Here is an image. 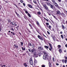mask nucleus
Listing matches in <instances>:
<instances>
[{"instance_id":"nucleus-1","label":"nucleus","mask_w":67,"mask_h":67,"mask_svg":"<svg viewBox=\"0 0 67 67\" xmlns=\"http://www.w3.org/2000/svg\"><path fill=\"white\" fill-rule=\"evenodd\" d=\"M51 1L55 5V6L57 7L58 8H59V6L58 5V4H57L56 2H55V0H51Z\"/></svg>"},{"instance_id":"nucleus-2","label":"nucleus","mask_w":67,"mask_h":67,"mask_svg":"<svg viewBox=\"0 0 67 67\" xmlns=\"http://www.w3.org/2000/svg\"><path fill=\"white\" fill-rule=\"evenodd\" d=\"M44 7L46 9H48V8L47 6V5L45 4H44L43 5Z\"/></svg>"},{"instance_id":"nucleus-3","label":"nucleus","mask_w":67,"mask_h":67,"mask_svg":"<svg viewBox=\"0 0 67 67\" xmlns=\"http://www.w3.org/2000/svg\"><path fill=\"white\" fill-rule=\"evenodd\" d=\"M49 45L50 47V48H49V49L50 51H51V50L52 49V45L50 43H49Z\"/></svg>"},{"instance_id":"nucleus-4","label":"nucleus","mask_w":67,"mask_h":67,"mask_svg":"<svg viewBox=\"0 0 67 67\" xmlns=\"http://www.w3.org/2000/svg\"><path fill=\"white\" fill-rule=\"evenodd\" d=\"M38 49L39 50L41 51V50H43V48L41 47H38Z\"/></svg>"},{"instance_id":"nucleus-5","label":"nucleus","mask_w":67,"mask_h":67,"mask_svg":"<svg viewBox=\"0 0 67 67\" xmlns=\"http://www.w3.org/2000/svg\"><path fill=\"white\" fill-rule=\"evenodd\" d=\"M36 52L35 49L33 48L31 50V53H33V52L34 53V52Z\"/></svg>"},{"instance_id":"nucleus-6","label":"nucleus","mask_w":67,"mask_h":67,"mask_svg":"<svg viewBox=\"0 0 67 67\" xmlns=\"http://www.w3.org/2000/svg\"><path fill=\"white\" fill-rule=\"evenodd\" d=\"M30 8H33V7H32V5H31L30 4H28L27 5Z\"/></svg>"},{"instance_id":"nucleus-7","label":"nucleus","mask_w":67,"mask_h":67,"mask_svg":"<svg viewBox=\"0 0 67 67\" xmlns=\"http://www.w3.org/2000/svg\"><path fill=\"white\" fill-rule=\"evenodd\" d=\"M56 14H61V13H60V12L58 10V11H57V12L56 13Z\"/></svg>"},{"instance_id":"nucleus-8","label":"nucleus","mask_w":67,"mask_h":67,"mask_svg":"<svg viewBox=\"0 0 67 67\" xmlns=\"http://www.w3.org/2000/svg\"><path fill=\"white\" fill-rule=\"evenodd\" d=\"M62 61L63 63H65V64H66V63H67V60L66 59H65L64 60H62Z\"/></svg>"},{"instance_id":"nucleus-9","label":"nucleus","mask_w":67,"mask_h":67,"mask_svg":"<svg viewBox=\"0 0 67 67\" xmlns=\"http://www.w3.org/2000/svg\"><path fill=\"white\" fill-rule=\"evenodd\" d=\"M50 6L51 8L52 9H54V8H53V5L51 4V5H50Z\"/></svg>"},{"instance_id":"nucleus-10","label":"nucleus","mask_w":67,"mask_h":67,"mask_svg":"<svg viewBox=\"0 0 67 67\" xmlns=\"http://www.w3.org/2000/svg\"><path fill=\"white\" fill-rule=\"evenodd\" d=\"M38 38H40V40H42L43 39H42V38L39 35H38Z\"/></svg>"},{"instance_id":"nucleus-11","label":"nucleus","mask_w":67,"mask_h":67,"mask_svg":"<svg viewBox=\"0 0 67 67\" xmlns=\"http://www.w3.org/2000/svg\"><path fill=\"white\" fill-rule=\"evenodd\" d=\"M36 23H37V25L38 26H40V24H39V22H38V21H36Z\"/></svg>"},{"instance_id":"nucleus-12","label":"nucleus","mask_w":67,"mask_h":67,"mask_svg":"<svg viewBox=\"0 0 67 67\" xmlns=\"http://www.w3.org/2000/svg\"><path fill=\"white\" fill-rule=\"evenodd\" d=\"M47 5H48V6H50L51 4V3H47Z\"/></svg>"},{"instance_id":"nucleus-13","label":"nucleus","mask_w":67,"mask_h":67,"mask_svg":"<svg viewBox=\"0 0 67 67\" xmlns=\"http://www.w3.org/2000/svg\"><path fill=\"white\" fill-rule=\"evenodd\" d=\"M38 54H35L34 55L35 57H38Z\"/></svg>"},{"instance_id":"nucleus-14","label":"nucleus","mask_w":67,"mask_h":67,"mask_svg":"<svg viewBox=\"0 0 67 67\" xmlns=\"http://www.w3.org/2000/svg\"><path fill=\"white\" fill-rule=\"evenodd\" d=\"M24 65L25 67H27V65L26 63H24Z\"/></svg>"},{"instance_id":"nucleus-15","label":"nucleus","mask_w":67,"mask_h":67,"mask_svg":"<svg viewBox=\"0 0 67 67\" xmlns=\"http://www.w3.org/2000/svg\"><path fill=\"white\" fill-rule=\"evenodd\" d=\"M43 58L44 59H47V57H46L45 56H43Z\"/></svg>"},{"instance_id":"nucleus-16","label":"nucleus","mask_w":67,"mask_h":67,"mask_svg":"<svg viewBox=\"0 0 67 67\" xmlns=\"http://www.w3.org/2000/svg\"><path fill=\"white\" fill-rule=\"evenodd\" d=\"M58 48H59V49L60 48V47H61V45H58Z\"/></svg>"},{"instance_id":"nucleus-17","label":"nucleus","mask_w":67,"mask_h":67,"mask_svg":"<svg viewBox=\"0 0 67 67\" xmlns=\"http://www.w3.org/2000/svg\"><path fill=\"white\" fill-rule=\"evenodd\" d=\"M29 63L31 65H32L33 64V61H29Z\"/></svg>"},{"instance_id":"nucleus-18","label":"nucleus","mask_w":67,"mask_h":67,"mask_svg":"<svg viewBox=\"0 0 67 67\" xmlns=\"http://www.w3.org/2000/svg\"><path fill=\"white\" fill-rule=\"evenodd\" d=\"M44 47L46 48H49V47H48L46 46H44Z\"/></svg>"},{"instance_id":"nucleus-19","label":"nucleus","mask_w":67,"mask_h":67,"mask_svg":"<svg viewBox=\"0 0 67 67\" xmlns=\"http://www.w3.org/2000/svg\"><path fill=\"white\" fill-rule=\"evenodd\" d=\"M44 54L46 56H47V53H44Z\"/></svg>"},{"instance_id":"nucleus-20","label":"nucleus","mask_w":67,"mask_h":67,"mask_svg":"<svg viewBox=\"0 0 67 67\" xmlns=\"http://www.w3.org/2000/svg\"><path fill=\"white\" fill-rule=\"evenodd\" d=\"M61 38H62L63 40H64V37H63V35H61Z\"/></svg>"},{"instance_id":"nucleus-21","label":"nucleus","mask_w":67,"mask_h":67,"mask_svg":"<svg viewBox=\"0 0 67 67\" xmlns=\"http://www.w3.org/2000/svg\"><path fill=\"white\" fill-rule=\"evenodd\" d=\"M20 43L21 46H23V42H21Z\"/></svg>"},{"instance_id":"nucleus-22","label":"nucleus","mask_w":67,"mask_h":67,"mask_svg":"<svg viewBox=\"0 0 67 67\" xmlns=\"http://www.w3.org/2000/svg\"><path fill=\"white\" fill-rule=\"evenodd\" d=\"M53 17H54V18H55V19H56V20H58L57 18H56V17L54 15H53Z\"/></svg>"},{"instance_id":"nucleus-23","label":"nucleus","mask_w":67,"mask_h":67,"mask_svg":"<svg viewBox=\"0 0 67 67\" xmlns=\"http://www.w3.org/2000/svg\"><path fill=\"white\" fill-rule=\"evenodd\" d=\"M28 16H29V17H30V18H31V15H30V14L28 13Z\"/></svg>"},{"instance_id":"nucleus-24","label":"nucleus","mask_w":67,"mask_h":67,"mask_svg":"<svg viewBox=\"0 0 67 67\" xmlns=\"http://www.w3.org/2000/svg\"><path fill=\"white\" fill-rule=\"evenodd\" d=\"M12 25H14L15 24V23L14 22H13L12 23Z\"/></svg>"},{"instance_id":"nucleus-25","label":"nucleus","mask_w":67,"mask_h":67,"mask_svg":"<svg viewBox=\"0 0 67 67\" xmlns=\"http://www.w3.org/2000/svg\"><path fill=\"white\" fill-rule=\"evenodd\" d=\"M49 67H51V64L49 62Z\"/></svg>"},{"instance_id":"nucleus-26","label":"nucleus","mask_w":67,"mask_h":67,"mask_svg":"<svg viewBox=\"0 0 67 67\" xmlns=\"http://www.w3.org/2000/svg\"><path fill=\"white\" fill-rule=\"evenodd\" d=\"M22 50H23V51H25V48H24L23 47L22 48Z\"/></svg>"},{"instance_id":"nucleus-27","label":"nucleus","mask_w":67,"mask_h":67,"mask_svg":"<svg viewBox=\"0 0 67 67\" xmlns=\"http://www.w3.org/2000/svg\"><path fill=\"white\" fill-rule=\"evenodd\" d=\"M37 14H41V13L40 12H38L37 13Z\"/></svg>"},{"instance_id":"nucleus-28","label":"nucleus","mask_w":67,"mask_h":67,"mask_svg":"<svg viewBox=\"0 0 67 67\" xmlns=\"http://www.w3.org/2000/svg\"><path fill=\"white\" fill-rule=\"evenodd\" d=\"M59 51L60 52V53H61V52H62V49H59Z\"/></svg>"},{"instance_id":"nucleus-29","label":"nucleus","mask_w":67,"mask_h":67,"mask_svg":"<svg viewBox=\"0 0 67 67\" xmlns=\"http://www.w3.org/2000/svg\"><path fill=\"white\" fill-rule=\"evenodd\" d=\"M33 62V61L32 60V59L31 58V59H30L29 60V62Z\"/></svg>"},{"instance_id":"nucleus-30","label":"nucleus","mask_w":67,"mask_h":67,"mask_svg":"<svg viewBox=\"0 0 67 67\" xmlns=\"http://www.w3.org/2000/svg\"><path fill=\"white\" fill-rule=\"evenodd\" d=\"M62 27L63 28V29H65V27H64V26L63 25H62Z\"/></svg>"},{"instance_id":"nucleus-31","label":"nucleus","mask_w":67,"mask_h":67,"mask_svg":"<svg viewBox=\"0 0 67 67\" xmlns=\"http://www.w3.org/2000/svg\"><path fill=\"white\" fill-rule=\"evenodd\" d=\"M38 54H39V56H41V55H42V53H38Z\"/></svg>"},{"instance_id":"nucleus-32","label":"nucleus","mask_w":67,"mask_h":67,"mask_svg":"<svg viewBox=\"0 0 67 67\" xmlns=\"http://www.w3.org/2000/svg\"><path fill=\"white\" fill-rule=\"evenodd\" d=\"M32 46L33 48H34V44H32Z\"/></svg>"},{"instance_id":"nucleus-33","label":"nucleus","mask_w":67,"mask_h":67,"mask_svg":"<svg viewBox=\"0 0 67 67\" xmlns=\"http://www.w3.org/2000/svg\"><path fill=\"white\" fill-rule=\"evenodd\" d=\"M14 46H15V47H16V48H18V47L17 46L14 45Z\"/></svg>"},{"instance_id":"nucleus-34","label":"nucleus","mask_w":67,"mask_h":67,"mask_svg":"<svg viewBox=\"0 0 67 67\" xmlns=\"http://www.w3.org/2000/svg\"><path fill=\"white\" fill-rule=\"evenodd\" d=\"M58 1L59 2H62V0H58Z\"/></svg>"},{"instance_id":"nucleus-35","label":"nucleus","mask_w":67,"mask_h":67,"mask_svg":"<svg viewBox=\"0 0 67 67\" xmlns=\"http://www.w3.org/2000/svg\"><path fill=\"white\" fill-rule=\"evenodd\" d=\"M31 43H30L29 44V46H31Z\"/></svg>"},{"instance_id":"nucleus-36","label":"nucleus","mask_w":67,"mask_h":67,"mask_svg":"<svg viewBox=\"0 0 67 67\" xmlns=\"http://www.w3.org/2000/svg\"><path fill=\"white\" fill-rule=\"evenodd\" d=\"M42 67H45V65H43L42 66Z\"/></svg>"},{"instance_id":"nucleus-37","label":"nucleus","mask_w":67,"mask_h":67,"mask_svg":"<svg viewBox=\"0 0 67 67\" xmlns=\"http://www.w3.org/2000/svg\"><path fill=\"white\" fill-rule=\"evenodd\" d=\"M64 58H65V59H67V57L66 56H65L64 57Z\"/></svg>"},{"instance_id":"nucleus-38","label":"nucleus","mask_w":67,"mask_h":67,"mask_svg":"<svg viewBox=\"0 0 67 67\" xmlns=\"http://www.w3.org/2000/svg\"><path fill=\"white\" fill-rule=\"evenodd\" d=\"M46 24L47 25H49V23H46Z\"/></svg>"},{"instance_id":"nucleus-39","label":"nucleus","mask_w":67,"mask_h":67,"mask_svg":"<svg viewBox=\"0 0 67 67\" xmlns=\"http://www.w3.org/2000/svg\"><path fill=\"white\" fill-rule=\"evenodd\" d=\"M44 19H45V20H46L47 21V22H48V20L47 19H45V18H44Z\"/></svg>"},{"instance_id":"nucleus-40","label":"nucleus","mask_w":67,"mask_h":67,"mask_svg":"<svg viewBox=\"0 0 67 67\" xmlns=\"http://www.w3.org/2000/svg\"><path fill=\"white\" fill-rule=\"evenodd\" d=\"M52 59H53V62H54V61H55V59H54V57Z\"/></svg>"},{"instance_id":"nucleus-41","label":"nucleus","mask_w":67,"mask_h":67,"mask_svg":"<svg viewBox=\"0 0 67 67\" xmlns=\"http://www.w3.org/2000/svg\"><path fill=\"white\" fill-rule=\"evenodd\" d=\"M49 29H51V28H52L51 26L50 25L49 26Z\"/></svg>"},{"instance_id":"nucleus-42","label":"nucleus","mask_w":67,"mask_h":67,"mask_svg":"<svg viewBox=\"0 0 67 67\" xmlns=\"http://www.w3.org/2000/svg\"><path fill=\"white\" fill-rule=\"evenodd\" d=\"M52 37L53 38V39L54 40V39H55V38H54V37L53 36H52Z\"/></svg>"},{"instance_id":"nucleus-43","label":"nucleus","mask_w":67,"mask_h":67,"mask_svg":"<svg viewBox=\"0 0 67 67\" xmlns=\"http://www.w3.org/2000/svg\"><path fill=\"white\" fill-rule=\"evenodd\" d=\"M25 12L26 13V14H27V13H28V12H27V11H25Z\"/></svg>"},{"instance_id":"nucleus-44","label":"nucleus","mask_w":67,"mask_h":67,"mask_svg":"<svg viewBox=\"0 0 67 67\" xmlns=\"http://www.w3.org/2000/svg\"><path fill=\"white\" fill-rule=\"evenodd\" d=\"M47 33L48 34H50V33H49V32H48V31H47Z\"/></svg>"},{"instance_id":"nucleus-45","label":"nucleus","mask_w":67,"mask_h":67,"mask_svg":"<svg viewBox=\"0 0 67 67\" xmlns=\"http://www.w3.org/2000/svg\"><path fill=\"white\" fill-rule=\"evenodd\" d=\"M10 30H12V31H14V30L13 29V28H11V29H10Z\"/></svg>"},{"instance_id":"nucleus-46","label":"nucleus","mask_w":67,"mask_h":67,"mask_svg":"<svg viewBox=\"0 0 67 67\" xmlns=\"http://www.w3.org/2000/svg\"><path fill=\"white\" fill-rule=\"evenodd\" d=\"M34 63H37V61L36 60H35L34 61Z\"/></svg>"},{"instance_id":"nucleus-47","label":"nucleus","mask_w":67,"mask_h":67,"mask_svg":"<svg viewBox=\"0 0 67 67\" xmlns=\"http://www.w3.org/2000/svg\"><path fill=\"white\" fill-rule=\"evenodd\" d=\"M34 2L35 3H36V2L35 1H34Z\"/></svg>"},{"instance_id":"nucleus-48","label":"nucleus","mask_w":67,"mask_h":67,"mask_svg":"<svg viewBox=\"0 0 67 67\" xmlns=\"http://www.w3.org/2000/svg\"><path fill=\"white\" fill-rule=\"evenodd\" d=\"M23 5H24V6H25V3H23Z\"/></svg>"},{"instance_id":"nucleus-49","label":"nucleus","mask_w":67,"mask_h":67,"mask_svg":"<svg viewBox=\"0 0 67 67\" xmlns=\"http://www.w3.org/2000/svg\"><path fill=\"white\" fill-rule=\"evenodd\" d=\"M65 47H67V44H66L65 45Z\"/></svg>"},{"instance_id":"nucleus-50","label":"nucleus","mask_w":67,"mask_h":67,"mask_svg":"<svg viewBox=\"0 0 67 67\" xmlns=\"http://www.w3.org/2000/svg\"><path fill=\"white\" fill-rule=\"evenodd\" d=\"M29 51L30 52H31V50L30 49H29Z\"/></svg>"},{"instance_id":"nucleus-51","label":"nucleus","mask_w":67,"mask_h":67,"mask_svg":"<svg viewBox=\"0 0 67 67\" xmlns=\"http://www.w3.org/2000/svg\"><path fill=\"white\" fill-rule=\"evenodd\" d=\"M8 22H10L11 21L10 20H8Z\"/></svg>"},{"instance_id":"nucleus-52","label":"nucleus","mask_w":67,"mask_h":67,"mask_svg":"<svg viewBox=\"0 0 67 67\" xmlns=\"http://www.w3.org/2000/svg\"><path fill=\"white\" fill-rule=\"evenodd\" d=\"M60 34H63V32H62V31H61L60 32Z\"/></svg>"},{"instance_id":"nucleus-53","label":"nucleus","mask_w":67,"mask_h":67,"mask_svg":"<svg viewBox=\"0 0 67 67\" xmlns=\"http://www.w3.org/2000/svg\"><path fill=\"white\" fill-rule=\"evenodd\" d=\"M20 2L21 3H23V2L22 1H20Z\"/></svg>"},{"instance_id":"nucleus-54","label":"nucleus","mask_w":67,"mask_h":67,"mask_svg":"<svg viewBox=\"0 0 67 67\" xmlns=\"http://www.w3.org/2000/svg\"><path fill=\"white\" fill-rule=\"evenodd\" d=\"M12 34H13V35H15V34H14V33H13Z\"/></svg>"},{"instance_id":"nucleus-55","label":"nucleus","mask_w":67,"mask_h":67,"mask_svg":"<svg viewBox=\"0 0 67 67\" xmlns=\"http://www.w3.org/2000/svg\"><path fill=\"white\" fill-rule=\"evenodd\" d=\"M56 65H57V66H58V65H59V64H58V63H57L56 64Z\"/></svg>"},{"instance_id":"nucleus-56","label":"nucleus","mask_w":67,"mask_h":67,"mask_svg":"<svg viewBox=\"0 0 67 67\" xmlns=\"http://www.w3.org/2000/svg\"><path fill=\"white\" fill-rule=\"evenodd\" d=\"M29 25L30 26V27H32V25H31L30 24Z\"/></svg>"},{"instance_id":"nucleus-57","label":"nucleus","mask_w":67,"mask_h":67,"mask_svg":"<svg viewBox=\"0 0 67 67\" xmlns=\"http://www.w3.org/2000/svg\"><path fill=\"white\" fill-rule=\"evenodd\" d=\"M24 18L26 20V18H25V16H24Z\"/></svg>"},{"instance_id":"nucleus-58","label":"nucleus","mask_w":67,"mask_h":67,"mask_svg":"<svg viewBox=\"0 0 67 67\" xmlns=\"http://www.w3.org/2000/svg\"><path fill=\"white\" fill-rule=\"evenodd\" d=\"M62 15H63V16H64V14H63V13L62 14Z\"/></svg>"},{"instance_id":"nucleus-59","label":"nucleus","mask_w":67,"mask_h":67,"mask_svg":"<svg viewBox=\"0 0 67 67\" xmlns=\"http://www.w3.org/2000/svg\"><path fill=\"white\" fill-rule=\"evenodd\" d=\"M64 52H65V53H66V50H64Z\"/></svg>"},{"instance_id":"nucleus-60","label":"nucleus","mask_w":67,"mask_h":67,"mask_svg":"<svg viewBox=\"0 0 67 67\" xmlns=\"http://www.w3.org/2000/svg\"><path fill=\"white\" fill-rule=\"evenodd\" d=\"M3 65V66H4V67H5V66H6L5 65Z\"/></svg>"},{"instance_id":"nucleus-61","label":"nucleus","mask_w":67,"mask_h":67,"mask_svg":"<svg viewBox=\"0 0 67 67\" xmlns=\"http://www.w3.org/2000/svg\"><path fill=\"white\" fill-rule=\"evenodd\" d=\"M52 31H54V28L52 29Z\"/></svg>"},{"instance_id":"nucleus-62","label":"nucleus","mask_w":67,"mask_h":67,"mask_svg":"<svg viewBox=\"0 0 67 67\" xmlns=\"http://www.w3.org/2000/svg\"><path fill=\"white\" fill-rule=\"evenodd\" d=\"M63 67H65V65H63Z\"/></svg>"},{"instance_id":"nucleus-63","label":"nucleus","mask_w":67,"mask_h":67,"mask_svg":"<svg viewBox=\"0 0 67 67\" xmlns=\"http://www.w3.org/2000/svg\"><path fill=\"white\" fill-rule=\"evenodd\" d=\"M43 36H45V37H47L45 35H43Z\"/></svg>"},{"instance_id":"nucleus-64","label":"nucleus","mask_w":67,"mask_h":67,"mask_svg":"<svg viewBox=\"0 0 67 67\" xmlns=\"http://www.w3.org/2000/svg\"><path fill=\"white\" fill-rule=\"evenodd\" d=\"M65 40H66V41H67V38H66L65 39Z\"/></svg>"}]
</instances>
